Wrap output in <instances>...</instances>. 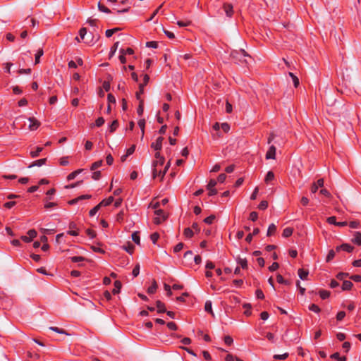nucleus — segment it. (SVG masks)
<instances>
[{
	"label": "nucleus",
	"mask_w": 361,
	"mask_h": 361,
	"mask_svg": "<svg viewBox=\"0 0 361 361\" xmlns=\"http://www.w3.org/2000/svg\"><path fill=\"white\" fill-rule=\"evenodd\" d=\"M231 56L237 63H247L246 57H250L244 49L231 51Z\"/></svg>",
	"instance_id": "nucleus-1"
},
{
	"label": "nucleus",
	"mask_w": 361,
	"mask_h": 361,
	"mask_svg": "<svg viewBox=\"0 0 361 361\" xmlns=\"http://www.w3.org/2000/svg\"><path fill=\"white\" fill-rule=\"evenodd\" d=\"M154 214L157 216L154 218L153 222L159 225L161 224L163 221H164L168 216L164 213V212L162 209H157L154 211Z\"/></svg>",
	"instance_id": "nucleus-2"
},
{
	"label": "nucleus",
	"mask_w": 361,
	"mask_h": 361,
	"mask_svg": "<svg viewBox=\"0 0 361 361\" xmlns=\"http://www.w3.org/2000/svg\"><path fill=\"white\" fill-rule=\"evenodd\" d=\"M326 221L329 224H334V225H336V226H340V227L345 226L348 225V222L347 221H340V222L336 221V218L334 216L328 217L327 219H326Z\"/></svg>",
	"instance_id": "nucleus-3"
},
{
	"label": "nucleus",
	"mask_w": 361,
	"mask_h": 361,
	"mask_svg": "<svg viewBox=\"0 0 361 361\" xmlns=\"http://www.w3.org/2000/svg\"><path fill=\"white\" fill-rule=\"evenodd\" d=\"M164 140V137L160 136L157 138L156 141L151 144V147L154 149L155 151H160L162 148V142Z\"/></svg>",
	"instance_id": "nucleus-4"
},
{
	"label": "nucleus",
	"mask_w": 361,
	"mask_h": 361,
	"mask_svg": "<svg viewBox=\"0 0 361 361\" xmlns=\"http://www.w3.org/2000/svg\"><path fill=\"white\" fill-rule=\"evenodd\" d=\"M223 8L226 13V16L231 18L233 15V6L231 4L224 3Z\"/></svg>",
	"instance_id": "nucleus-5"
},
{
	"label": "nucleus",
	"mask_w": 361,
	"mask_h": 361,
	"mask_svg": "<svg viewBox=\"0 0 361 361\" xmlns=\"http://www.w3.org/2000/svg\"><path fill=\"white\" fill-rule=\"evenodd\" d=\"M28 120L30 121L29 129L30 130H35L39 127L40 122L37 121L35 118L30 117L28 118Z\"/></svg>",
	"instance_id": "nucleus-6"
},
{
	"label": "nucleus",
	"mask_w": 361,
	"mask_h": 361,
	"mask_svg": "<svg viewBox=\"0 0 361 361\" xmlns=\"http://www.w3.org/2000/svg\"><path fill=\"white\" fill-rule=\"evenodd\" d=\"M69 231H68L67 233L68 235H73V236H77L78 235V232L77 231V224L72 221L69 224L68 226Z\"/></svg>",
	"instance_id": "nucleus-7"
},
{
	"label": "nucleus",
	"mask_w": 361,
	"mask_h": 361,
	"mask_svg": "<svg viewBox=\"0 0 361 361\" xmlns=\"http://www.w3.org/2000/svg\"><path fill=\"white\" fill-rule=\"evenodd\" d=\"M336 251L338 252L340 250H343V251H345L347 252H352L353 250H354V247L349 245V244H347V243H343L339 246H337L336 248Z\"/></svg>",
	"instance_id": "nucleus-8"
},
{
	"label": "nucleus",
	"mask_w": 361,
	"mask_h": 361,
	"mask_svg": "<svg viewBox=\"0 0 361 361\" xmlns=\"http://www.w3.org/2000/svg\"><path fill=\"white\" fill-rule=\"evenodd\" d=\"M276 151V147L274 145H271L266 154V159H275Z\"/></svg>",
	"instance_id": "nucleus-9"
},
{
	"label": "nucleus",
	"mask_w": 361,
	"mask_h": 361,
	"mask_svg": "<svg viewBox=\"0 0 361 361\" xmlns=\"http://www.w3.org/2000/svg\"><path fill=\"white\" fill-rule=\"evenodd\" d=\"M156 306L157 307L158 313H165L166 312V309L165 307V304L160 300L156 301Z\"/></svg>",
	"instance_id": "nucleus-10"
},
{
	"label": "nucleus",
	"mask_w": 361,
	"mask_h": 361,
	"mask_svg": "<svg viewBox=\"0 0 361 361\" xmlns=\"http://www.w3.org/2000/svg\"><path fill=\"white\" fill-rule=\"evenodd\" d=\"M46 158L40 159L33 161L28 167L32 168L33 166H42V165L46 164Z\"/></svg>",
	"instance_id": "nucleus-11"
},
{
	"label": "nucleus",
	"mask_w": 361,
	"mask_h": 361,
	"mask_svg": "<svg viewBox=\"0 0 361 361\" xmlns=\"http://www.w3.org/2000/svg\"><path fill=\"white\" fill-rule=\"evenodd\" d=\"M121 287H122L121 282L120 281H118V280L115 281V282H114V288L112 290V293L114 295L119 293L120 290L121 289Z\"/></svg>",
	"instance_id": "nucleus-12"
},
{
	"label": "nucleus",
	"mask_w": 361,
	"mask_h": 361,
	"mask_svg": "<svg viewBox=\"0 0 361 361\" xmlns=\"http://www.w3.org/2000/svg\"><path fill=\"white\" fill-rule=\"evenodd\" d=\"M114 197L110 196L106 199L103 200L102 202H100L98 204L101 207H106L110 205L114 202Z\"/></svg>",
	"instance_id": "nucleus-13"
},
{
	"label": "nucleus",
	"mask_w": 361,
	"mask_h": 361,
	"mask_svg": "<svg viewBox=\"0 0 361 361\" xmlns=\"http://www.w3.org/2000/svg\"><path fill=\"white\" fill-rule=\"evenodd\" d=\"M298 274L300 279L306 280L309 274V271L303 269H299Z\"/></svg>",
	"instance_id": "nucleus-14"
},
{
	"label": "nucleus",
	"mask_w": 361,
	"mask_h": 361,
	"mask_svg": "<svg viewBox=\"0 0 361 361\" xmlns=\"http://www.w3.org/2000/svg\"><path fill=\"white\" fill-rule=\"evenodd\" d=\"M158 288L157 283L155 280H153L152 285L147 288L148 294H154Z\"/></svg>",
	"instance_id": "nucleus-15"
},
{
	"label": "nucleus",
	"mask_w": 361,
	"mask_h": 361,
	"mask_svg": "<svg viewBox=\"0 0 361 361\" xmlns=\"http://www.w3.org/2000/svg\"><path fill=\"white\" fill-rule=\"evenodd\" d=\"M82 171H83V169H78V170H75V171H73L72 173H69L67 176V180L70 181V180H73Z\"/></svg>",
	"instance_id": "nucleus-16"
},
{
	"label": "nucleus",
	"mask_w": 361,
	"mask_h": 361,
	"mask_svg": "<svg viewBox=\"0 0 361 361\" xmlns=\"http://www.w3.org/2000/svg\"><path fill=\"white\" fill-rule=\"evenodd\" d=\"M353 286V283L350 281H343L342 284L343 290H350Z\"/></svg>",
	"instance_id": "nucleus-17"
},
{
	"label": "nucleus",
	"mask_w": 361,
	"mask_h": 361,
	"mask_svg": "<svg viewBox=\"0 0 361 361\" xmlns=\"http://www.w3.org/2000/svg\"><path fill=\"white\" fill-rule=\"evenodd\" d=\"M352 241L357 245H361V233L355 232L354 234V238Z\"/></svg>",
	"instance_id": "nucleus-18"
},
{
	"label": "nucleus",
	"mask_w": 361,
	"mask_h": 361,
	"mask_svg": "<svg viewBox=\"0 0 361 361\" xmlns=\"http://www.w3.org/2000/svg\"><path fill=\"white\" fill-rule=\"evenodd\" d=\"M164 161H165L164 157H162L159 159H156V160L153 161V162H152V167L157 166L159 168H161L164 165Z\"/></svg>",
	"instance_id": "nucleus-19"
},
{
	"label": "nucleus",
	"mask_w": 361,
	"mask_h": 361,
	"mask_svg": "<svg viewBox=\"0 0 361 361\" xmlns=\"http://www.w3.org/2000/svg\"><path fill=\"white\" fill-rule=\"evenodd\" d=\"M204 310L209 313H210L212 316L214 315L213 311H212V304L210 300H207L205 302L204 305Z\"/></svg>",
	"instance_id": "nucleus-20"
},
{
	"label": "nucleus",
	"mask_w": 361,
	"mask_h": 361,
	"mask_svg": "<svg viewBox=\"0 0 361 361\" xmlns=\"http://www.w3.org/2000/svg\"><path fill=\"white\" fill-rule=\"evenodd\" d=\"M236 261L237 263L240 264L243 269H247V261L245 258L242 259L240 257H238Z\"/></svg>",
	"instance_id": "nucleus-21"
},
{
	"label": "nucleus",
	"mask_w": 361,
	"mask_h": 361,
	"mask_svg": "<svg viewBox=\"0 0 361 361\" xmlns=\"http://www.w3.org/2000/svg\"><path fill=\"white\" fill-rule=\"evenodd\" d=\"M56 193L55 188H51L48 191H47L46 195L47 197L44 200V202L49 201L52 200V195H54Z\"/></svg>",
	"instance_id": "nucleus-22"
},
{
	"label": "nucleus",
	"mask_w": 361,
	"mask_h": 361,
	"mask_svg": "<svg viewBox=\"0 0 361 361\" xmlns=\"http://www.w3.org/2000/svg\"><path fill=\"white\" fill-rule=\"evenodd\" d=\"M293 232V228L287 227V228H284V230L283 231L282 235L284 238H288L290 235H292Z\"/></svg>",
	"instance_id": "nucleus-23"
},
{
	"label": "nucleus",
	"mask_w": 361,
	"mask_h": 361,
	"mask_svg": "<svg viewBox=\"0 0 361 361\" xmlns=\"http://www.w3.org/2000/svg\"><path fill=\"white\" fill-rule=\"evenodd\" d=\"M276 231V226L275 224H271L269 225L268 230H267V236H271L274 235Z\"/></svg>",
	"instance_id": "nucleus-24"
},
{
	"label": "nucleus",
	"mask_w": 361,
	"mask_h": 361,
	"mask_svg": "<svg viewBox=\"0 0 361 361\" xmlns=\"http://www.w3.org/2000/svg\"><path fill=\"white\" fill-rule=\"evenodd\" d=\"M243 307L245 309V311L244 312L245 315H246L247 317L250 316L252 314V305L250 303H245L243 304Z\"/></svg>",
	"instance_id": "nucleus-25"
},
{
	"label": "nucleus",
	"mask_w": 361,
	"mask_h": 361,
	"mask_svg": "<svg viewBox=\"0 0 361 361\" xmlns=\"http://www.w3.org/2000/svg\"><path fill=\"white\" fill-rule=\"evenodd\" d=\"M144 111V100L140 99L139 105L137 109V113L139 116H142Z\"/></svg>",
	"instance_id": "nucleus-26"
},
{
	"label": "nucleus",
	"mask_w": 361,
	"mask_h": 361,
	"mask_svg": "<svg viewBox=\"0 0 361 361\" xmlns=\"http://www.w3.org/2000/svg\"><path fill=\"white\" fill-rule=\"evenodd\" d=\"M118 127V121L117 120H114L112 121L111 124L109 126V130L111 133H112L117 129Z\"/></svg>",
	"instance_id": "nucleus-27"
},
{
	"label": "nucleus",
	"mask_w": 361,
	"mask_h": 361,
	"mask_svg": "<svg viewBox=\"0 0 361 361\" xmlns=\"http://www.w3.org/2000/svg\"><path fill=\"white\" fill-rule=\"evenodd\" d=\"M274 179V173L273 171H269L266 175V177L264 178V181L266 183H269L270 181L273 180Z\"/></svg>",
	"instance_id": "nucleus-28"
},
{
	"label": "nucleus",
	"mask_w": 361,
	"mask_h": 361,
	"mask_svg": "<svg viewBox=\"0 0 361 361\" xmlns=\"http://www.w3.org/2000/svg\"><path fill=\"white\" fill-rule=\"evenodd\" d=\"M132 240H133V241L135 243H136L137 245H140V238L139 232L135 231V232L133 233V234H132Z\"/></svg>",
	"instance_id": "nucleus-29"
},
{
	"label": "nucleus",
	"mask_w": 361,
	"mask_h": 361,
	"mask_svg": "<svg viewBox=\"0 0 361 361\" xmlns=\"http://www.w3.org/2000/svg\"><path fill=\"white\" fill-rule=\"evenodd\" d=\"M44 54V51L43 49L41 48V49H39L35 54V64H37L39 63V59L40 57L43 55Z\"/></svg>",
	"instance_id": "nucleus-30"
},
{
	"label": "nucleus",
	"mask_w": 361,
	"mask_h": 361,
	"mask_svg": "<svg viewBox=\"0 0 361 361\" xmlns=\"http://www.w3.org/2000/svg\"><path fill=\"white\" fill-rule=\"evenodd\" d=\"M288 75H289L290 77L292 78V80H293V82L295 87H298L299 86V85H300V82H299L298 78L296 75H295L291 72H289Z\"/></svg>",
	"instance_id": "nucleus-31"
},
{
	"label": "nucleus",
	"mask_w": 361,
	"mask_h": 361,
	"mask_svg": "<svg viewBox=\"0 0 361 361\" xmlns=\"http://www.w3.org/2000/svg\"><path fill=\"white\" fill-rule=\"evenodd\" d=\"M183 235L185 238H190L193 236L194 233L190 228H186L183 231Z\"/></svg>",
	"instance_id": "nucleus-32"
},
{
	"label": "nucleus",
	"mask_w": 361,
	"mask_h": 361,
	"mask_svg": "<svg viewBox=\"0 0 361 361\" xmlns=\"http://www.w3.org/2000/svg\"><path fill=\"white\" fill-rule=\"evenodd\" d=\"M331 357L333 359H336L338 361H346V357L345 356H340V354L338 353H335L331 355Z\"/></svg>",
	"instance_id": "nucleus-33"
},
{
	"label": "nucleus",
	"mask_w": 361,
	"mask_h": 361,
	"mask_svg": "<svg viewBox=\"0 0 361 361\" xmlns=\"http://www.w3.org/2000/svg\"><path fill=\"white\" fill-rule=\"evenodd\" d=\"M319 296L322 300H325L330 296V292L326 290H319Z\"/></svg>",
	"instance_id": "nucleus-34"
},
{
	"label": "nucleus",
	"mask_w": 361,
	"mask_h": 361,
	"mask_svg": "<svg viewBox=\"0 0 361 361\" xmlns=\"http://www.w3.org/2000/svg\"><path fill=\"white\" fill-rule=\"evenodd\" d=\"M119 44V42H116L114 43V44L111 47L110 52H109V59H111L116 51L118 47Z\"/></svg>",
	"instance_id": "nucleus-35"
},
{
	"label": "nucleus",
	"mask_w": 361,
	"mask_h": 361,
	"mask_svg": "<svg viewBox=\"0 0 361 361\" xmlns=\"http://www.w3.org/2000/svg\"><path fill=\"white\" fill-rule=\"evenodd\" d=\"M336 252L334 250H330L328 252V255L326 257V262H331L335 257Z\"/></svg>",
	"instance_id": "nucleus-36"
},
{
	"label": "nucleus",
	"mask_w": 361,
	"mask_h": 361,
	"mask_svg": "<svg viewBox=\"0 0 361 361\" xmlns=\"http://www.w3.org/2000/svg\"><path fill=\"white\" fill-rule=\"evenodd\" d=\"M348 225L351 228H359L361 226L360 223L358 221H351L349 223H348Z\"/></svg>",
	"instance_id": "nucleus-37"
},
{
	"label": "nucleus",
	"mask_w": 361,
	"mask_h": 361,
	"mask_svg": "<svg viewBox=\"0 0 361 361\" xmlns=\"http://www.w3.org/2000/svg\"><path fill=\"white\" fill-rule=\"evenodd\" d=\"M138 126L141 130L142 132V137L144 136L145 133V119H140L138 121Z\"/></svg>",
	"instance_id": "nucleus-38"
},
{
	"label": "nucleus",
	"mask_w": 361,
	"mask_h": 361,
	"mask_svg": "<svg viewBox=\"0 0 361 361\" xmlns=\"http://www.w3.org/2000/svg\"><path fill=\"white\" fill-rule=\"evenodd\" d=\"M98 9L101 12H104V13H111L110 9L108 8L107 7H106L104 5L102 4L100 2H99V4H98Z\"/></svg>",
	"instance_id": "nucleus-39"
},
{
	"label": "nucleus",
	"mask_w": 361,
	"mask_h": 361,
	"mask_svg": "<svg viewBox=\"0 0 361 361\" xmlns=\"http://www.w3.org/2000/svg\"><path fill=\"white\" fill-rule=\"evenodd\" d=\"M144 85H139V91L136 92V99L140 101V99H142L141 98V94L144 93Z\"/></svg>",
	"instance_id": "nucleus-40"
},
{
	"label": "nucleus",
	"mask_w": 361,
	"mask_h": 361,
	"mask_svg": "<svg viewBox=\"0 0 361 361\" xmlns=\"http://www.w3.org/2000/svg\"><path fill=\"white\" fill-rule=\"evenodd\" d=\"M43 148L41 147H37L35 151L30 152V156L32 158L37 157L39 155V153L42 151Z\"/></svg>",
	"instance_id": "nucleus-41"
},
{
	"label": "nucleus",
	"mask_w": 361,
	"mask_h": 361,
	"mask_svg": "<svg viewBox=\"0 0 361 361\" xmlns=\"http://www.w3.org/2000/svg\"><path fill=\"white\" fill-rule=\"evenodd\" d=\"M102 163H103L102 160H99V161L94 162L90 167V170L94 171L97 168L100 167L102 165Z\"/></svg>",
	"instance_id": "nucleus-42"
},
{
	"label": "nucleus",
	"mask_w": 361,
	"mask_h": 361,
	"mask_svg": "<svg viewBox=\"0 0 361 361\" xmlns=\"http://www.w3.org/2000/svg\"><path fill=\"white\" fill-rule=\"evenodd\" d=\"M192 23V22L189 20H185V21H183V20H178L177 22V25L179 26V27H188L189 25H190Z\"/></svg>",
	"instance_id": "nucleus-43"
},
{
	"label": "nucleus",
	"mask_w": 361,
	"mask_h": 361,
	"mask_svg": "<svg viewBox=\"0 0 361 361\" xmlns=\"http://www.w3.org/2000/svg\"><path fill=\"white\" fill-rule=\"evenodd\" d=\"M159 238V234L157 232L153 233L150 235V239L154 244H156Z\"/></svg>",
	"instance_id": "nucleus-44"
},
{
	"label": "nucleus",
	"mask_w": 361,
	"mask_h": 361,
	"mask_svg": "<svg viewBox=\"0 0 361 361\" xmlns=\"http://www.w3.org/2000/svg\"><path fill=\"white\" fill-rule=\"evenodd\" d=\"M189 293L187 292L183 293L180 296L176 297V300L180 302H185V298L188 297Z\"/></svg>",
	"instance_id": "nucleus-45"
},
{
	"label": "nucleus",
	"mask_w": 361,
	"mask_h": 361,
	"mask_svg": "<svg viewBox=\"0 0 361 361\" xmlns=\"http://www.w3.org/2000/svg\"><path fill=\"white\" fill-rule=\"evenodd\" d=\"M125 213L123 210L120 211L116 215V221L118 222H122L124 219Z\"/></svg>",
	"instance_id": "nucleus-46"
},
{
	"label": "nucleus",
	"mask_w": 361,
	"mask_h": 361,
	"mask_svg": "<svg viewBox=\"0 0 361 361\" xmlns=\"http://www.w3.org/2000/svg\"><path fill=\"white\" fill-rule=\"evenodd\" d=\"M309 310L310 311L314 312L316 313H319L321 311V309L319 308V307L315 304H311L309 306Z\"/></svg>",
	"instance_id": "nucleus-47"
},
{
	"label": "nucleus",
	"mask_w": 361,
	"mask_h": 361,
	"mask_svg": "<svg viewBox=\"0 0 361 361\" xmlns=\"http://www.w3.org/2000/svg\"><path fill=\"white\" fill-rule=\"evenodd\" d=\"M268 207V202L266 200H262L258 205L259 209L265 210Z\"/></svg>",
	"instance_id": "nucleus-48"
},
{
	"label": "nucleus",
	"mask_w": 361,
	"mask_h": 361,
	"mask_svg": "<svg viewBox=\"0 0 361 361\" xmlns=\"http://www.w3.org/2000/svg\"><path fill=\"white\" fill-rule=\"evenodd\" d=\"M100 209V205L97 204L93 207L89 212L90 216H94Z\"/></svg>",
	"instance_id": "nucleus-49"
},
{
	"label": "nucleus",
	"mask_w": 361,
	"mask_h": 361,
	"mask_svg": "<svg viewBox=\"0 0 361 361\" xmlns=\"http://www.w3.org/2000/svg\"><path fill=\"white\" fill-rule=\"evenodd\" d=\"M140 274V264H137L133 269L132 274L134 277H137Z\"/></svg>",
	"instance_id": "nucleus-50"
},
{
	"label": "nucleus",
	"mask_w": 361,
	"mask_h": 361,
	"mask_svg": "<svg viewBox=\"0 0 361 361\" xmlns=\"http://www.w3.org/2000/svg\"><path fill=\"white\" fill-rule=\"evenodd\" d=\"M349 276V274L348 273H345V272H339L338 274H337L336 275V279H338V280H341V281H344V279L347 276Z\"/></svg>",
	"instance_id": "nucleus-51"
},
{
	"label": "nucleus",
	"mask_w": 361,
	"mask_h": 361,
	"mask_svg": "<svg viewBox=\"0 0 361 361\" xmlns=\"http://www.w3.org/2000/svg\"><path fill=\"white\" fill-rule=\"evenodd\" d=\"M71 260L72 262L76 263V262H80L84 261L85 258L81 256H74V257H71Z\"/></svg>",
	"instance_id": "nucleus-52"
},
{
	"label": "nucleus",
	"mask_w": 361,
	"mask_h": 361,
	"mask_svg": "<svg viewBox=\"0 0 361 361\" xmlns=\"http://www.w3.org/2000/svg\"><path fill=\"white\" fill-rule=\"evenodd\" d=\"M288 357V353H286L282 355H274V358L275 360H286Z\"/></svg>",
	"instance_id": "nucleus-53"
},
{
	"label": "nucleus",
	"mask_w": 361,
	"mask_h": 361,
	"mask_svg": "<svg viewBox=\"0 0 361 361\" xmlns=\"http://www.w3.org/2000/svg\"><path fill=\"white\" fill-rule=\"evenodd\" d=\"M215 219L214 215H210L204 219V222L207 224H212Z\"/></svg>",
	"instance_id": "nucleus-54"
},
{
	"label": "nucleus",
	"mask_w": 361,
	"mask_h": 361,
	"mask_svg": "<svg viewBox=\"0 0 361 361\" xmlns=\"http://www.w3.org/2000/svg\"><path fill=\"white\" fill-rule=\"evenodd\" d=\"M56 206H57V203H56V202H51L47 201V202H45L44 207L46 209H49L54 207Z\"/></svg>",
	"instance_id": "nucleus-55"
},
{
	"label": "nucleus",
	"mask_w": 361,
	"mask_h": 361,
	"mask_svg": "<svg viewBox=\"0 0 361 361\" xmlns=\"http://www.w3.org/2000/svg\"><path fill=\"white\" fill-rule=\"evenodd\" d=\"M166 325H167V327L170 330H172V331H176L178 329V326H177L175 322H168Z\"/></svg>",
	"instance_id": "nucleus-56"
},
{
	"label": "nucleus",
	"mask_w": 361,
	"mask_h": 361,
	"mask_svg": "<svg viewBox=\"0 0 361 361\" xmlns=\"http://www.w3.org/2000/svg\"><path fill=\"white\" fill-rule=\"evenodd\" d=\"M171 288L169 285L164 283V290L166 291V295L171 297L172 295Z\"/></svg>",
	"instance_id": "nucleus-57"
},
{
	"label": "nucleus",
	"mask_w": 361,
	"mask_h": 361,
	"mask_svg": "<svg viewBox=\"0 0 361 361\" xmlns=\"http://www.w3.org/2000/svg\"><path fill=\"white\" fill-rule=\"evenodd\" d=\"M86 34H87V28H85V27L80 28V30H79V35H80V38L82 40L84 39L85 36L86 35Z\"/></svg>",
	"instance_id": "nucleus-58"
},
{
	"label": "nucleus",
	"mask_w": 361,
	"mask_h": 361,
	"mask_svg": "<svg viewBox=\"0 0 361 361\" xmlns=\"http://www.w3.org/2000/svg\"><path fill=\"white\" fill-rule=\"evenodd\" d=\"M27 235L32 240L37 236V233L35 229H30L27 231Z\"/></svg>",
	"instance_id": "nucleus-59"
},
{
	"label": "nucleus",
	"mask_w": 361,
	"mask_h": 361,
	"mask_svg": "<svg viewBox=\"0 0 361 361\" xmlns=\"http://www.w3.org/2000/svg\"><path fill=\"white\" fill-rule=\"evenodd\" d=\"M146 46L147 47L156 49L158 47V43H157V42H155V41H150V42H147L146 43Z\"/></svg>",
	"instance_id": "nucleus-60"
},
{
	"label": "nucleus",
	"mask_w": 361,
	"mask_h": 361,
	"mask_svg": "<svg viewBox=\"0 0 361 361\" xmlns=\"http://www.w3.org/2000/svg\"><path fill=\"white\" fill-rule=\"evenodd\" d=\"M105 121L103 117H99L96 121H95V126L97 127H100L102 126L104 123Z\"/></svg>",
	"instance_id": "nucleus-61"
},
{
	"label": "nucleus",
	"mask_w": 361,
	"mask_h": 361,
	"mask_svg": "<svg viewBox=\"0 0 361 361\" xmlns=\"http://www.w3.org/2000/svg\"><path fill=\"white\" fill-rule=\"evenodd\" d=\"M224 340V343L228 345H231L233 344V340L230 336H226Z\"/></svg>",
	"instance_id": "nucleus-62"
},
{
	"label": "nucleus",
	"mask_w": 361,
	"mask_h": 361,
	"mask_svg": "<svg viewBox=\"0 0 361 361\" xmlns=\"http://www.w3.org/2000/svg\"><path fill=\"white\" fill-rule=\"evenodd\" d=\"M184 244L183 243H178L174 247H173V252H178L183 248Z\"/></svg>",
	"instance_id": "nucleus-63"
},
{
	"label": "nucleus",
	"mask_w": 361,
	"mask_h": 361,
	"mask_svg": "<svg viewBox=\"0 0 361 361\" xmlns=\"http://www.w3.org/2000/svg\"><path fill=\"white\" fill-rule=\"evenodd\" d=\"M255 295L258 299H264V293L261 289H257L255 291Z\"/></svg>",
	"instance_id": "nucleus-64"
}]
</instances>
